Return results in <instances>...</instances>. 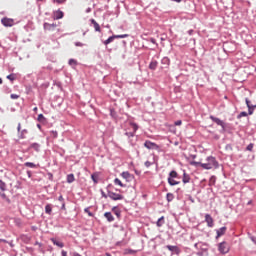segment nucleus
I'll use <instances>...</instances> for the list:
<instances>
[{
	"label": "nucleus",
	"instance_id": "1",
	"mask_svg": "<svg viewBox=\"0 0 256 256\" xmlns=\"http://www.w3.org/2000/svg\"><path fill=\"white\" fill-rule=\"evenodd\" d=\"M207 163L201 164L202 169H206L207 171L213 169H219V162L213 156H208L206 158Z\"/></svg>",
	"mask_w": 256,
	"mask_h": 256
},
{
	"label": "nucleus",
	"instance_id": "2",
	"mask_svg": "<svg viewBox=\"0 0 256 256\" xmlns=\"http://www.w3.org/2000/svg\"><path fill=\"white\" fill-rule=\"evenodd\" d=\"M178 177H179V173H177V171L171 170L169 172V174H168V184L170 185V187H175V185H179V183H181L180 181L175 180Z\"/></svg>",
	"mask_w": 256,
	"mask_h": 256
},
{
	"label": "nucleus",
	"instance_id": "3",
	"mask_svg": "<svg viewBox=\"0 0 256 256\" xmlns=\"http://www.w3.org/2000/svg\"><path fill=\"white\" fill-rule=\"evenodd\" d=\"M230 247H229V243L223 241L221 243L218 244V251L219 253H221L222 255H227V253L229 252Z\"/></svg>",
	"mask_w": 256,
	"mask_h": 256
},
{
	"label": "nucleus",
	"instance_id": "4",
	"mask_svg": "<svg viewBox=\"0 0 256 256\" xmlns=\"http://www.w3.org/2000/svg\"><path fill=\"white\" fill-rule=\"evenodd\" d=\"M198 256H207L209 255V246L207 243L201 244L200 250L196 253Z\"/></svg>",
	"mask_w": 256,
	"mask_h": 256
},
{
	"label": "nucleus",
	"instance_id": "5",
	"mask_svg": "<svg viewBox=\"0 0 256 256\" xmlns=\"http://www.w3.org/2000/svg\"><path fill=\"white\" fill-rule=\"evenodd\" d=\"M144 147H146V149L153 150V151H159L160 149L157 143L151 142L150 140H146L144 142Z\"/></svg>",
	"mask_w": 256,
	"mask_h": 256
},
{
	"label": "nucleus",
	"instance_id": "6",
	"mask_svg": "<svg viewBox=\"0 0 256 256\" xmlns=\"http://www.w3.org/2000/svg\"><path fill=\"white\" fill-rule=\"evenodd\" d=\"M164 248L168 249V251L171 252V255H180L181 254V248H179V246L166 245Z\"/></svg>",
	"mask_w": 256,
	"mask_h": 256
},
{
	"label": "nucleus",
	"instance_id": "7",
	"mask_svg": "<svg viewBox=\"0 0 256 256\" xmlns=\"http://www.w3.org/2000/svg\"><path fill=\"white\" fill-rule=\"evenodd\" d=\"M108 197L112 199V201H123L124 197L121 194H117L111 190H108Z\"/></svg>",
	"mask_w": 256,
	"mask_h": 256
},
{
	"label": "nucleus",
	"instance_id": "8",
	"mask_svg": "<svg viewBox=\"0 0 256 256\" xmlns=\"http://www.w3.org/2000/svg\"><path fill=\"white\" fill-rule=\"evenodd\" d=\"M1 23L4 25V27H13V25H15V20L4 17L1 19Z\"/></svg>",
	"mask_w": 256,
	"mask_h": 256
},
{
	"label": "nucleus",
	"instance_id": "9",
	"mask_svg": "<svg viewBox=\"0 0 256 256\" xmlns=\"http://www.w3.org/2000/svg\"><path fill=\"white\" fill-rule=\"evenodd\" d=\"M210 119L211 121H213V123H216V125H219L223 131H225V127H226V124L225 122H223V120L215 117V116H210Z\"/></svg>",
	"mask_w": 256,
	"mask_h": 256
},
{
	"label": "nucleus",
	"instance_id": "10",
	"mask_svg": "<svg viewBox=\"0 0 256 256\" xmlns=\"http://www.w3.org/2000/svg\"><path fill=\"white\" fill-rule=\"evenodd\" d=\"M162 69H169V65H171V60L169 57H163L161 60Z\"/></svg>",
	"mask_w": 256,
	"mask_h": 256
},
{
	"label": "nucleus",
	"instance_id": "11",
	"mask_svg": "<svg viewBox=\"0 0 256 256\" xmlns=\"http://www.w3.org/2000/svg\"><path fill=\"white\" fill-rule=\"evenodd\" d=\"M205 221L207 223V227H214L215 222L213 221V217L210 214H205Z\"/></svg>",
	"mask_w": 256,
	"mask_h": 256
},
{
	"label": "nucleus",
	"instance_id": "12",
	"mask_svg": "<svg viewBox=\"0 0 256 256\" xmlns=\"http://www.w3.org/2000/svg\"><path fill=\"white\" fill-rule=\"evenodd\" d=\"M227 232V227L223 226L216 230V239H219V237H223V235Z\"/></svg>",
	"mask_w": 256,
	"mask_h": 256
},
{
	"label": "nucleus",
	"instance_id": "13",
	"mask_svg": "<svg viewBox=\"0 0 256 256\" xmlns=\"http://www.w3.org/2000/svg\"><path fill=\"white\" fill-rule=\"evenodd\" d=\"M56 27H57V24H55V23H52V24L47 23V22L44 23L45 31H55Z\"/></svg>",
	"mask_w": 256,
	"mask_h": 256
},
{
	"label": "nucleus",
	"instance_id": "14",
	"mask_svg": "<svg viewBox=\"0 0 256 256\" xmlns=\"http://www.w3.org/2000/svg\"><path fill=\"white\" fill-rule=\"evenodd\" d=\"M91 25L93 26L94 30L98 33H101V26L95 19H90Z\"/></svg>",
	"mask_w": 256,
	"mask_h": 256
},
{
	"label": "nucleus",
	"instance_id": "15",
	"mask_svg": "<svg viewBox=\"0 0 256 256\" xmlns=\"http://www.w3.org/2000/svg\"><path fill=\"white\" fill-rule=\"evenodd\" d=\"M63 17H64L63 11H61V10H56V11H54V13H53V19L59 20V19H63Z\"/></svg>",
	"mask_w": 256,
	"mask_h": 256
},
{
	"label": "nucleus",
	"instance_id": "16",
	"mask_svg": "<svg viewBox=\"0 0 256 256\" xmlns=\"http://www.w3.org/2000/svg\"><path fill=\"white\" fill-rule=\"evenodd\" d=\"M121 177H123V179H125L128 183L133 179V175H131L129 171L122 172Z\"/></svg>",
	"mask_w": 256,
	"mask_h": 256
},
{
	"label": "nucleus",
	"instance_id": "17",
	"mask_svg": "<svg viewBox=\"0 0 256 256\" xmlns=\"http://www.w3.org/2000/svg\"><path fill=\"white\" fill-rule=\"evenodd\" d=\"M104 217L108 221V223H113V221H115V217L111 212H105Z\"/></svg>",
	"mask_w": 256,
	"mask_h": 256
},
{
	"label": "nucleus",
	"instance_id": "18",
	"mask_svg": "<svg viewBox=\"0 0 256 256\" xmlns=\"http://www.w3.org/2000/svg\"><path fill=\"white\" fill-rule=\"evenodd\" d=\"M112 213H114V215H116L118 220H121V210L119 209L118 206H114L112 208Z\"/></svg>",
	"mask_w": 256,
	"mask_h": 256
},
{
	"label": "nucleus",
	"instance_id": "19",
	"mask_svg": "<svg viewBox=\"0 0 256 256\" xmlns=\"http://www.w3.org/2000/svg\"><path fill=\"white\" fill-rule=\"evenodd\" d=\"M51 242L53 243V245H56V247H60V249H63V247H65V244L55 238H51L50 239Z\"/></svg>",
	"mask_w": 256,
	"mask_h": 256
},
{
	"label": "nucleus",
	"instance_id": "20",
	"mask_svg": "<svg viewBox=\"0 0 256 256\" xmlns=\"http://www.w3.org/2000/svg\"><path fill=\"white\" fill-rule=\"evenodd\" d=\"M30 149H34V151L39 153V151H41V144L34 142V143L30 144Z\"/></svg>",
	"mask_w": 256,
	"mask_h": 256
},
{
	"label": "nucleus",
	"instance_id": "21",
	"mask_svg": "<svg viewBox=\"0 0 256 256\" xmlns=\"http://www.w3.org/2000/svg\"><path fill=\"white\" fill-rule=\"evenodd\" d=\"M158 65H159V62H157V60H152L149 64V69L151 71H155L157 69Z\"/></svg>",
	"mask_w": 256,
	"mask_h": 256
},
{
	"label": "nucleus",
	"instance_id": "22",
	"mask_svg": "<svg viewBox=\"0 0 256 256\" xmlns=\"http://www.w3.org/2000/svg\"><path fill=\"white\" fill-rule=\"evenodd\" d=\"M191 181V176H189V174H186L185 172L183 173V177H182V182L184 184L190 183Z\"/></svg>",
	"mask_w": 256,
	"mask_h": 256
},
{
	"label": "nucleus",
	"instance_id": "23",
	"mask_svg": "<svg viewBox=\"0 0 256 256\" xmlns=\"http://www.w3.org/2000/svg\"><path fill=\"white\" fill-rule=\"evenodd\" d=\"M45 213L46 215H51L53 213V205L47 204L45 206Z\"/></svg>",
	"mask_w": 256,
	"mask_h": 256
},
{
	"label": "nucleus",
	"instance_id": "24",
	"mask_svg": "<svg viewBox=\"0 0 256 256\" xmlns=\"http://www.w3.org/2000/svg\"><path fill=\"white\" fill-rule=\"evenodd\" d=\"M91 179H92V181H93V183H95V185H97V183H99V173H93L92 175H91Z\"/></svg>",
	"mask_w": 256,
	"mask_h": 256
},
{
	"label": "nucleus",
	"instance_id": "25",
	"mask_svg": "<svg viewBox=\"0 0 256 256\" xmlns=\"http://www.w3.org/2000/svg\"><path fill=\"white\" fill-rule=\"evenodd\" d=\"M27 133H29V131L27 129L21 130L19 133V139H26Z\"/></svg>",
	"mask_w": 256,
	"mask_h": 256
},
{
	"label": "nucleus",
	"instance_id": "26",
	"mask_svg": "<svg viewBox=\"0 0 256 256\" xmlns=\"http://www.w3.org/2000/svg\"><path fill=\"white\" fill-rule=\"evenodd\" d=\"M68 64L70 65V67H72V69H75V66L78 65V62L77 60L71 58L69 59Z\"/></svg>",
	"mask_w": 256,
	"mask_h": 256
},
{
	"label": "nucleus",
	"instance_id": "27",
	"mask_svg": "<svg viewBox=\"0 0 256 256\" xmlns=\"http://www.w3.org/2000/svg\"><path fill=\"white\" fill-rule=\"evenodd\" d=\"M67 183H73L75 181V175L74 174H68L66 178Z\"/></svg>",
	"mask_w": 256,
	"mask_h": 256
},
{
	"label": "nucleus",
	"instance_id": "28",
	"mask_svg": "<svg viewBox=\"0 0 256 256\" xmlns=\"http://www.w3.org/2000/svg\"><path fill=\"white\" fill-rule=\"evenodd\" d=\"M173 199H175V195L173 193L166 194V200L168 203H171V201H173Z\"/></svg>",
	"mask_w": 256,
	"mask_h": 256
},
{
	"label": "nucleus",
	"instance_id": "29",
	"mask_svg": "<svg viewBox=\"0 0 256 256\" xmlns=\"http://www.w3.org/2000/svg\"><path fill=\"white\" fill-rule=\"evenodd\" d=\"M24 167H29L30 169H36L37 165L33 162H25Z\"/></svg>",
	"mask_w": 256,
	"mask_h": 256
},
{
	"label": "nucleus",
	"instance_id": "30",
	"mask_svg": "<svg viewBox=\"0 0 256 256\" xmlns=\"http://www.w3.org/2000/svg\"><path fill=\"white\" fill-rule=\"evenodd\" d=\"M114 185H119V187H127V185L123 184L119 178L114 179Z\"/></svg>",
	"mask_w": 256,
	"mask_h": 256
},
{
	"label": "nucleus",
	"instance_id": "31",
	"mask_svg": "<svg viewBox=\"0 0 256 256\" xmlns=\"http://www.w3.org/2000/svg\"><path fill=\"white\" fill-rule=\"evenodd\" d=\"M115 41V36H110L107 40H105L103 43L104 45H109V43H113Z\"/></svg>",
	"mask_w": 256,
	"mask_h": 256
},
{
	"label": "nucleus",
	"instance_id": "32",
	"mask_svg": "<svg viewBox=\"0 0 256 256\" xmlns=\"http://www.w3.org/2000/svg\"><path fill=\"white\" fill-rule=\"evenodd\" d=\"M164 219L165 217L163 216L158 219V221L156 222L157 227H163V223H165Z\"/></svg>",
	"mask_w": 256,
	"mask_h": 256
},
{
	"label": "nucleus",
	"instance_id": "33",
	"mask_svg": "<svg viewBox=\"0 0 256 256\" xmlns=\"http://www.w3.org/2000/svg\"><path fill=\"white\" fill-rule=\"evenodd\" d=\"M110 117H112V119H117V111L113 108L110 109Z\"/></svg>",
	"mask_w": 256,
	"mask_h": 256
},
{
	"label": "nucleus",
	"instance_id": "34",
	"mask_svg": "<svg viewBox=\"0 0 256 256\" xmlns=\"http://www.w3.org/2000/svg\"><path fill=\"white\" fill-rule=\"evenodd\" d=\"M0 189L1 191H7V184L3 180H0Z\"/></svg>",
	"mask_w": 256,
	"mask_h": 256
},
{
	"label": "nucleus",
	"instance_id": "35",
	"mask_svg": "<svg viewBox=\"0 0 256 256\" xmlns=\"http://www.w3.org/2000/svg\"><path fill=\"white\" fill-rule=\"evenodd\" d=\"M0 197L7 201V203H11V200L7 197V194L0 192Z\"/></svg>",
	"mask_w": 256,
	"mask_h": 256
},
{
	"label": "nucleus",
	"instance_id": "36",
	"mask_svg": "<svg viewBox=\"0 0 256 256\" xmlns=\"http://www.w3.org/2000/svg\"><path fill=\"white\" fill-rule=\"evenodd\" d=\"M37 121H39V123H45L46 121L45 116L43 114H39Z\"/></svg>",
	"mask_w": 256,
	"mask_h": 256
},
{
	"label": "nucleus",
	"instance_id": "37",
	"mask_svg": "<svg viewBox=\"0 0 256 256\" xmlns=\"http://www.w3.org/2000/svg\"><path fill=\"white\" fill-rule=\"evenodd\" d=\"M190 165H192L193 167H201V165H204V163L201 162H197V161H191Z\"/></svg>",
	"mask_w": 256,
	"mask_h": 256
},
{
	"label": "nucleus",
	"instance_id": "38",
	"mask_svg": "<svg viewBox=\"0 0 256 256\" xmlns=\"http://www.w3.org/2000/svg\"><path fill=\"white\" fill-rule=\"evenodd\" d=\"M126 37H129V34L114 35V39H126Z\"/></svg>",
	"mask_w": 256,
	"mask_h": 256
},
{
	"label": "nucleus",
	"instance_id": "39",
	"mask_svg": "<svg viewBox=\"0 0 256 256\" xmlns=\"http://www.w3.org/2000/svg\"><path fill=\"white\" fill-rule=\"evenodd\" d=\"M6 79H8L9 81H15L16 77L14 73L9 74L8 76H6Z\"/></svg>",
	"mask_w": 256,
	"mask_h": 256
},
{
	"label": "nucleus",
	"instance_id": "40",
	"mask_svg": "<svg viewBox=\"0 0 256 256\" xmlns=\"http://www.w3.org/2000/svg\"><path fill=\"white\" fill-rule=\"evenodd\" d=\"M58 135L59 134L57 133V131L55 130L50 131V136L52 137V139H57Z\"/></svg>",
	"mask_w": 256,
	"mask_h": 256
},
{
	"label": "nucleus",
	"instance_id": "41",
	"mask_svg": "<svg viewBox=\"0 0 256 256\" xmlns=\"http://www.w3.org/2000/svg\"><path fill=\"white\" fill-rule=\"evenodd\" d=\"M84 213H87L89 217H94L95 214H93V212L89 211V207L84 209Z\"/></svg>",
	"mask_w": 256,
	"mask_h": 256
},
{
	"label": "nucleus",
	"instance_id": "42",
	"mask_svg": "<svg viewBox=\"0 0 256 256\" xmlns=\"http://www.w3.org/2000/svg\"><path fill=\"white\" fill-rule=\"evenodd\" d=\"M131 126L133 127V133L135 135V133H137L138 129H139V126L136 124V123H131Z\"/></svg>",
	"mask_w": 256,
	"mask_h": 256
},
{
	"label": "nucleus",
	"instance_id": "43",
	"mask_svg": "<svg viewBox=\"0 0 256 256\" xmlns=\"http://www.w3.org/2000/svg\"><path fill=\"white\" fill-rule=\"evenodd\" d=\"M125 135L128 139H131V137H135V132H125Z\"/></svg>",
	"mask_w": 256,
	"mask_h": 256
},
{
	"label": "nucleus",
	"instance_id": "44",
	"mask_svg": "<svg viewBox=\"0 0 256 256\" xmlns=\"http://www.w3.org/2000/svg\"><path fill=\"white\" fill-rule=\"evenodd\" d=\"M247 115H249L247 112L243 111L241 112L238 116L237 119H241V117H247Z\"/></svg>",
	"mask_w": 256,
	"mask_h": 256
},
{
	"label": "nucleus",
	"instance_id": "45",
	"mask_svg": "<svg viewBox=\"0 0 256 256\" xmlns=\"http://www.w3.org/2000/svg\"><path fill=\"white\" fill-rule=\"evenodd\" d=\"M67 0H53V3H57L58 5H63V3H66Z\"/></svg>",
	"mask_w": 256,
	"mask_h": 256
},
{
	"label": "nucleus",
	"instance_id": "46",
	"mask_svg": "<svg viewBox=\"0 0 256 256\" xmlns=\"http://www.w3.org/2000/svg\"><path fill=\"white\" fill-rule=\"evenodd\" d=\"M255 108L253 106L248 107V115H253Z\"/></svg>",
	"mask_w": 256,
	"mask_h": 256
},
{
	"label": "nucleus",
	"instance_id": "47",
	"mask_svg": "<svg viewBox=\"0 0 256 256\" xmlns=\"http://www.w3.org/2000/svg\"><path fill=\"white\" fill-rule=\"evenodd\" d=\"M253 143H250L247 147H246V151H253Z\"/></svg>",
	"mask_w": 256,
	"mask_h": 256
},
{
	"label": "nucleus",
	"instance_id": "48",
	"mask_svg": "<svg viewBox=\"0 0 256 256\" xmlns=\"http://www.w3.org/2000/svg\"><path fill=\"white\" fill-rule=\"evenodd\" d=\"M226 151H233V146L231 144H227L225 146Z\"/></svg>",
	"mask_w": 256,
	"mask_h": 256
},
{
	"label": "nucleus",
	"instance_id": "49",
	"mask_svg": "<svg viewBox=\"0 0 256 256\" xmlns=\"http://www.w3.org/2000/svg\"><path fill=\"white\" fill-rule=\"evenodd\" d=\"M245 101L248 108L253 106L251 105V100H249V98H246Z\"/></svg>",
	"mask_w": 256,
	"mask_h": 256
},
{
	"label": "nucleus",
	"instance_id": "50",
	"mask_svg": "<svg viewBox=\"0 0 256 256\" xmlns=\"http://www.w3.org/2000/svg\"><path fill=\"white\" fill-rule=\"evenodd\" d=\"M201 244H203V242H200V243H195L194 244V247H195V249H201Z\"/></svg>",
	"mask_w": 256,
	"mask_h": 256
},
{
	"label": "nucleus",
	"instance_id": "51",
	"mask_svg": "<svg viewBox=\"0 0 256 256\" xmlns=\"http://www.w3.org/2000/svg\"><path fill=\"white\" fill-rule=\"evenodd\" d=\"M58 201H60V203H65V198H63V195L58 197Z\"/></svg>",
	"mask_w": 256,
	"mask_h": 256
},
{
	"label": "nucleus",
	"instance_id": "52",
	"mask_svg": "<svg viewBox=\"0 0 256 256\" xmlns=\"http://www.w3.org/2000/svg\"><path fill=\"white\" fill-rule=\"evenodd\" d=\"M101 195H102V197H104V199H107V197H109V193L105 194V192L103 190H101Z\"/></svg>",
	"mask_w": 256,
	"mask_h": 256
},
{
	"label": "nucleus",
	"instance_id": "53",
	"mask_svg": "<svg viewBox=\"0 0 256 256\" xmlns=\"http://www.w3.org/2000/svg\"><path fill=\"white\" fill-rule=\"evenodd\" d=\"M10 98H11V99H19V95H17V94H11V95H10Z\"/></svg>",
	"mask_w": 256,
	"mask_h": 256
},
{
	"label": "nucleus",
	"instance_id": "54",
	"mask_svg": "<svg viewBox=\"0 0 256 256\" xmlns=\"http://www.w3.org/2000/svg\"><path fill=\"white\" fill-rule=\"evenodd\" d=\"M49 181H53V173L49 172L48 174Z\"/></svg>",
	"mask_w": 256,
	"mask_h": 256
},
{
	"label": "nucleus",
	"instance_id": "55",
	"mask_svg": "<svg viewBox=\"0 0 256 256\" xmlns=\"http://www.w3.org/2000/svg\"><path fill=\"white\" fill-rule=\"evenodd\" d=\"M71 256H82L81 254H79L78 252H70Z\"/></svg>",
	"mask_w": 256,
	"mask_h": 256
},
{
	"label": "nucleus",
	"instance_id": "56",
	"mask_svg": "<svg viewBox=\"0 0 256 256\" xmlns=\"http://www.w3.org/2000/svg\"><path fill=\"white\" fill-rule=\"evenodd\" d=\"M144 165H145V167L149 168V167H151V165H153V163L146 161Z\"/></svg>",
	"mask_w": 256,
	"mask_h": 256
},
{
	"label": "nucleus",
	"instance_id": "57",
	"mask_svg": "<svg viewBox=\"0 0 256 256\" xmlns=\"http://www.w3.org/2000/svg\"><path fill=\"white\" fill-rule=\"evenodd\" d=\"M83 45H84V44L81 43V42H75V46H76V47H83Z\"/></svg>",
	"mask_w": 256,
	"mask_h": 256
},
{
	"label": "nucleus",
	"instance_id": "58",
	"mask_svg": "<svg viewBox=\"0 0 256 256\" xmlns=\"http://www.w3.org/2000/svg\"><path fill=\"white\" fill-rule=\"evenodd\" d=\"M182 121L181 120H177L175 123H174V125H176V126H179V125H182Z\"/></svg>",
	"mask_w": 256,
	"mask_h": 256
},
{
	"label": "nucleus",
	"instance_id": "59",
	"mask_svg": "<svg viewBox=\"0 0 256 256\" xmlns=\"http://www.w3.org/2000/svg\"><path fill=\"white\" fill-rule=\"evenodd\" d=\"M17 131H18V133H21V123H18Z\"/></svg>",
	"mask_w": 256,
	"mask_h": 256
},
{
	"label": "nucleus",
	"instance_id": "60",
	"mask_svg": "<svg viewBox=\"0 0 256 256\" xmlns=\"http://www.w3.org/2000/svg\"><path fill=\"white\" fill-rule=\"evenodd\" d=\"M6 243H8V245H10V247H15V244H13V240L12 241H7Z\"/></svg>",
	"mask_w": 256,
	"mask_h": 256
},
{
	"label": "nucleus",
	"instance_id": "61",
	"mask_svg": "<svg viewBox=\"0 0 256 256\" xmlns=\"http://www.w3.org/2000/svg\"><path fill=\"white\" fill-rule=\"evenodd\" d=\"M150 41H151L154 45H157V41L155 40V38H151Z\"/></svg>",
	"mask_w": 256,
	"mask_h": 256
},
{
	"label": "nucleus",
	"instance_id": "62",
	"mask_svg": "<svg viewBox=\"0 0 256 256\" xmlns=\"http://www.w3.org/2000/svg\"><path fill=\"white\" fill-rule=\"evenodd\" d=\"M61 255H62V256H67V251L62 250V251H61Z\"/></svg>",
	"mask_w": 256,
	"mask_h": 256
},
{
	"label": "nucleus",
	"instance_id": "63",
	"mask_svg": "<svg viewBox=\"0 0 256 256\" xmlns=\"http://www.w3.org/2000/svg\"><path fill=\"white\" fill-rule=\"evenodd\" d=\"M65 209H66V208H65V202H63V203H62V206H61V210H62V211H65Z\"/></svg>",
	"mask_w": 256,
	"mask_h": 256
},
{
	"label": "nucleus",
	"instance_id": "64",
	"mask_svg": "<svg viewBox=\"0 0 256 256\" xmlns=\"http://www.w3.org/2000/svg\"><path fill=\"white\" fill-rule=\"evenodd\" d=\"M193 33H194V31H193V29H191V30H188V35H193Z\"/></svg>",
	"mask_w": 256,
	"mask_h": 256
}]
</instances>
